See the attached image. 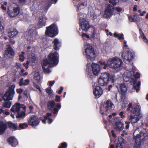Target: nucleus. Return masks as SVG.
I'll use <instances>...</instances> for the list:
<instances>
[{
	"label": "nucleus",
	"mask_w": 148,
	"mask_h": 148,
	"mask_svg": "<svg viewBox=\"0 0 148 148\" xmlns=\"http://www.w3.org/2000/svg\"><path fill=\"white\" fill-rule=\"evenodd\" d=\"M59 55L57 52L51 53L48 56V59H45L42 61V67L44 72L46 74L49 73L51 71L50 68L58 64V63Z\"/></svg>",
	"instance_id": "f257e3e1"
},
{
	"label": "nucleus",
	"mask_w": 148,
	"mask_h": 148,
	"mask_svg": "<svg viewBox=\"0 0 148 148\" xmlns=\"http://www.w3.org/2000/svg\"><path fill=\"white\" fill-rule=\"evenodd\" d=\"M126 110L127 111L130 110L131 114L128 117V119L134 126V124L136 123L142 116L140 114V106L138 104H136L133 108L132 103H130Z\"/></svg>",
	"instance_id": "f03ea898"
},
{
	"label": "nucleus",
	"mask_w": 148,
	"mask_h": 148,
	"mask_svg": "<svg viewBox=\"0 0 148 148\" xmlns=\"http://www.w3.org/2000/svg\"><path fill=\"white\" fill-rule=\"evenodd\" d=\"M135 139V148H140L141 143L148 137V133L146 129L141 127L137 128L134 132Z\"/></svg>",
	"instance_id": "7ed1b4c3"
},
{
	"label": "nucleus",
	"mask_w": 148,
	"mask_h": 148,
	"mask_svg": "<svg viewBox=\"0 0 148 148\" xmlns=\"http://www.w3.org/2000/svg\"><path fill=\"white\" fill-rule=\"evenodd\" d=\"M134 71L133 69L126 70L123 75V79L125 81H129L132 85H134L133 88L138 92L140 90V82L138 81V83L136 84V80L134 78Z\"/></svg>",
	"instance_id": "20e7f679"
},
{
	"label": "nucleus",
	"mask_w": 148,
	"mask_h": 148,
	"mask_svg": "<svg viewBox=\"0 0 148 148\" xmlns=\"http://www.w3.org/2000/svg\"><path fill=\"white\" fill-rule=\"evenodd\" d=\"M74 5L77 8V11L78 14V18L80 22V20H85L87 17L86 14L82 12L87 5V0H73Z\"/></svg>",
	"instance_id": "39448f33"
},
{
	"label": "nucleus",
	"mask_w": 148,
	"mask_h": 148,
	"mask_svg": "<svg viewBox=\"0 0 148 148\" xmlns=\"http://www.w3.org/2000/svg\"><path fill=\"white\" fill-rule=\"evenodd\" d=\"M116 80L114 75L105 72L101 75L98 79V83L101 86H105L110 83L114 84Z\"/></svg>",
	"instance_id": "423d86ee"
},
{
	"label": "nucleus",
	"mask_w": 148,
	"mask_h": 148,
	"mask_svg": "<svg viewBox=\"0 0 148 148\" xmlns=\"http://www.w3.org/2000/svg\"><path fill=\"white\" fill-rule=\"evenodd\" d=\"M15 86L12 85L10 86L8 90L6 92L3 97V99L5 101L3 103V107L9 108L11 105V102L9 100H12L15 94L14 89Z\"/></svg>",
	"instance_id": "0eeeda50"
},
{
	"label": "nucleus",
	"mask_w": 148,
	"mask_h": 148,
	"mask_svg": "<svg viewBox=\"0 0 148 148\" xmlns=\"http://www.w3.org/2000/svg\"><path fill=\"white\" fill-rule=\"evenodd\" d=\"M26 106L23 104L16 103L11 109V111L16 114V117L18 119H23L25 116Z\"/></svg>",
	"instance_id": "6e6552de"
},
{
	"label": "nucleus",
	"mask_w": 148,
	"mask_h": 148,
	"mask_svg": "<svg viewBox=\"0 0 148 148\" xmlns=\"http://www.w3.org/2000/svg\"><path fill=\"white\" fill-rule=\"evenodd\" d=\"M84 50L83 52L84 55L87 59L88 61H93L95 60L96 57V54L90 45L88 43L85 44Z\"/></svg>",
	"instance_id": "1a4fd4ad"
},
{
	"label": "nucleus",
	"mask_w": 148,
	"mask_h": 148,
	"mask_svg": "<svg viewBox=\"0 0 148 148\" xmlns=\"http://www.w3.org/2000/svg\"><path fill=\"white\" fill-rule=\"evenodd\" d=\"M118 89L119 90L121 91L122 93L120 97V99L118 100L117 99V94L116 93H115V98L116 102H122L123 104H126L127 103V99L126 97V96L125 94L127 90V88L126 86L124 83H121L119 84H118L116 86Z\"/></svg>",
	"instance_id": "9d476101"
},
{
	"label": "nucleus",
	"mask_w": 148,
	"mask_h": 148,
	"mask_svg": "<svg viewBox=\"0 0 148 148\" xmlns=\"http://www.w3.org/2000/svg\"><path fill=\"white\" fill-rule=\"evenodd\" d=\"M107 63L109 67L112 69H117L122 66L123 62L121 59L115 57L109 58L107 61Z\"/></svg>",
	"instance_id": "9b49d317"
},
{
	"label": "nucleus",
	"mask_w": 148,
	"mask_h": 148,
	"mask_svg": "<svg viewBox=\"0 0 148 148\" xmlns=\"http://www.w3.org/2000/svg\"><path fill=\"white\" fill-rule=\"evenodd\" d=\"M28 33L29 34L27 38V41L30 43L33 42L38 36L35 25H31L29 27L28 29Z\"/></svg>",
	"instance_id": "f8f14e48"
},
{
	"label": "nucleus",
	"mask_w": 148,
	"mask_h": 148,
	"mask_svg": "<svg viewBox=\"0 0 148 148\" xmlns=\"http://www.w3.org/2000/svg\"><path fill=\"white\" fill-rule=\"evenodd\" d=\"M58 27L55 23H53L46 27L45 34L49 36L53 37L58 34Z\"/></svg>",
	"instance_id": "ddd939ff"
},
{
	"label": "nucleus",
	"mask_w": 148,
	"mask_h": 148,
	"mask_svg": "<svg viewBox=\"0 0 148 148\" xmlns=\"http://www.w3.org/2000/svg\"><path fill=\"white\" fill-rule=\"evenodd\" d=\"M122 56L124 62L127 64L131 63L135 56L134 52L127 50L126 52L124 51L122 54Z\"/></svg>",
	"instance_id": "4468645a"
},
{
	"label": "nucleus",
	"mask_w": 148,
	"mask_h": 148,
	"mask_svg": "<svg viewBox=\"0 0 148 148\" xmlns=\"http://www.w3.org/2000/svg\"><path fill=\"white\" fill-rule=\"evenodd\" d=\"M114 107L113 104L110 100H107L104 102L103 106L101 108L100 113L103 114H105L104 110L105 111V113L107 112L110 111L112 107Z\"/></svg>",
	"instance_id": "2eb2a0df"
},
{
	"label": "nucleus",
	"mask_w": 148,
	"mask_h": 148,
	"mask_svg": "<svg viewBox=\"0 0 148 148\" xmlns=\"http://www.w3.org/2000/svg\"><path fill=\"white\" fill-rule=\"evenodd\" d=\"M114 7L108 4L106 7L104 11L103 17L105 18H110L113 15L114 10Z\"/></svg>",
	"instance_id": "dca6fc26"
},
{
	"label": "nucleus",
	"mask_w": 148,
	"mask_h": 148,
	"mask_svg": "<svg viewBox=\"0 0 148 148\" xmlns=\"http://www.w3.org/2000/svg\"><path fill=\"white\" fill-rule=\"evenodd\" d=\"M114 120L115 123L114 129L118 132L122 130L124 128V125L122 123V119L119 117H114Z\"/></svg>",
	"instance_id": "f3484780"
},
{
	"label": "nucleus",
	"mask_w": 148,
	"mask_h": 148,
	"mask_svg": "<svg viewBox=\"0 0 148 148\" xmlns=\"http://www.w3.org/2000/svg\"><path fill=\"white\" fill-rule=\"evenodd\" d=\"M20 8L17 6L12 8L10 7L8 8L7 13L11 17H14L18 15L20 12Z\"/></svg>",
	"instance_id": "a211bd4d"
},
{
	"label": "nucleus",
	"mask_w": 148,
	"mask_h": 148,
	"mask_svg": "<svg viewBox=\"0 0 148 148\" xmlns=\"http://www.w3.org/2000/svg\"><path fill=\"white\" fill-rule=\"evenodd\" d=\"M7 48L4 53V56L6 58H13L14 55V52L13 49L9 45L7 46Z\"/></svg>",
	"instance_id": "6ab92c4d"
},
{
	"label": "nucleus",
	"mask_w": 148,
	"mask_h": 148,
	"mask_svg": "<svg viewBox=\"0 0 148 148\" xmlns=\"http://www.w3.org/2000/svg\"><path fill=\"white\" fill-rule=\"evenodd\" d=\"M28 123L29 125L32 126H36L39 124V121L38 117L35 115L31 116L28 119Z\"/></svg>",
	"instance_id": "aec40b11"
},
{
	"label": "nucleus",
	"mask_w": 148,
	"mask_h": 148,
	"mask_svg": "<svg viewBox=\"0 0 148 148\" xmlns=\"http://www.w3.org/2000/svg\"><path fill=\"white\" fill-rule=\"evenodd\" d=\"M46 17L42 15L40 16L37 18V26L39 28H41L45 25L47 21Z\"/></svg>",
	"instance_id": "412c9836"
},
{
	"label": "nucleus",
	"mask_w": 148,
	"mask_h": 148,
	"mask_svg": "<svg viewBox=\"0 0 148 148\" xmlns=\"http://www.w3.org/2000/svg\"><path fill=\"white\" fill-rule=\"evenodd\" d=\"M79 25L82 30L87 31L90 28V25L88 21L85 20H80Z\"/></svg>",
	"instance_id": "4be33fe9"
},
{
	"label": "nucleus",
	"mask_w": 148,
	"mask_h": 148,
	"mask_svg": "<svg viewBox=\"0 0 148 148\" xmlns=\"http://www.w3.org/2000/svg\"><path fill=\"white\" fill-rule=\"evenodd\" d=\"M92 71L93 74L95 75H97L100 72V68L99 65L93 62L91 64Z\"/></svg>",
	"instance_id": "5701e85b"
},
{
	"label": "nucleus",
	"mask_w": 148,
	"mask_h": 148,
	"mask_svg": "<svg viewBox=\"0 0 148 148\" xmlns=\"http://www.w3.org/2000/svg\"><path fill=\"white\" fill-rule=\"evenodd\" d=\"M93 93L96 97H99L103 93L102 89L98 86H97L95 88H93Z\"/></svg>",
	"instance_id": "b1692460"
},
{
	"label": "nucleus",
	"mask_w": 148,
	"mask_h": 148,
	"mask_svg": "<svg viewBox=\"0 0 148 148\" xmlns=\"http://www.w3.org/2000/svg\"><path fill=\"white\" fill-rule=\"evenodd\" d=\"M53 42V44L54 49L56 50H58L61 45V41L58 39L55 38Z\"/></svg>",
	"instance_id": "393cba45"
},
{
	"label": "nucleus",
	"mask_w": 148,
	"mask_h": 148,
	"mask_svg": "<svg viewBox=\"0 0 148 148\" xmlns=\"http://www.w3.org/2000/svg\"><path fill=\"white\" fill-rule=\"evenodd\" d=\"M8 141L10 144L13 147H15L18 144L16 139L13 136L9 138L8 139Z\"/></svg>",
	"instance_id": "a878e982"
},
{
	"label": "nucleus",
	"mask_w": 148,
	"mask_h": 148,
	"mask_svg": "<svg viewBox=\"0 0 148 148\" xmlns=\"http://www.w3.org/2000/svg\"><path fill=\"white\" fill-rule=\"evenodd\" d=\"M7 128V126L5 123L0 122V135L3 134Z\"/></svg>",
	"instance_id": "bb28decb"
},
{
	"label": "nucleus",
	"mask_w": 148,
	"mask_h": 148,
	"mask_svg": "<svg viewBox=\"0 0 148 148\" xmlns=\"http://www.w3.org/2000/svg\"><path fill=\"white\" fill-rule=\"evenodd\" d=\"M31 56L29 57V61H27L26 63H24L23 64L24 66L26 68V69H27L28 68V65L30 63V61H32V62H34L35 61V59L36 58V57L35 56L34 54H32Z\"/></svg>",
	"instance_id": "cd10ccee"
},
{
	"label": "nucleus",
	"mask_w": 148,
	"mask_h": 148,
	"mask_svg": "<svg viewBox=\"0 0 148 148\" xmlns=\"http://www.w3.org/2000/svg\"><path fill=\"white\" fill-rule=\"evenodd\" d=\"M8 36L12 38L16 36L18 33V32L15 29H11L10 31H8Z\"/></svg>",
	"instance_id": "c85d7f7f"
},
{
	"label": "nucleus",
	"mask_w": 148,
	"mask_h": 148,
	"mask_svg": "<svg viewBox=\"0 0 148 148\" xmlns=\"http://www.w3.org/2000/svg\"><path fill=\"white\" fill-rule=\"evenodd\" d=\"M51 115V114L50 113H47V115L44 117V119L42 120V122L43 123H45V122L46 120H48L49 121V124H50L53 122V120L49 118V116H50Z\"/></svg>",
	"instance_id": "c756f323"
},
{
	"label": "nucleus",
	"mask_w": 148,
	"mask_h": 148,
	"mask_svg": "<svg viewBox=\"0 0 148 148\" xmlns=\"http://www.w3.org/2000/svg\"><path fill=\"white\" fill-rule=\"evenodd\" d=\"M139 30L140 37L142 39L144 42L146 43H148V40L142 30L140 29H139Z\"/></svg>",
	"instance_id": "7c9ffc66"
},
{
	"label": "nucleus",
	"mask_w": 148,
	"mask_h": 148,
	"mask_svg": "<svg viewBox=\"0 0 148 148\" xmlns=\"http://www.w3.org/2000/svg\"><path fill=\"white\" fill-rule=\"evenodd\" d=\"M114 37L117 38L119 40H123L124 39V35L122 33L119 34L116 32H115L114 34Z\"/></svg>",
	"instance_id": "2f4dec72"
},
{
	"label": "nucleus",
	"mask_w": 148,
	"mask_h": 148,
	"mask_svg": "<svg viewBox=\"0 0 148 148\" xmlns=\"http://www.w3.org/2000/svg\"><path fill=\"white\" fill-rule=\"evenodd\" d=\"M55 104L54 101L53 100L49 101L47 103L48 107L49 109H52Z\"/></svg>",
	"instance_id": "473e14b6"
},
{
	"label": "nucleus",
	"mask_w": 148,
	"mask_h": 148,
	"mask_svg": "<svg viewBox=\"0 0 148 148\" xmlns=\"http://www.w3.org/2000/svg\"><path fill=\"white\" fill-rule=\"evenodd\" d=\"M46 92L48 94L49 97H53V91L51 89V87H48L45 90Z\"/></svg>",
	"instance_id": "72a5a7b5"
},
{
	"label": "nucleus",
	"mask_w": 148,
	"mask_h": 148,
	"mask_svg": "<svg viewBox=\"0 0 148 148\" xmlns=\"http://www.w3.org/2000/svg\"><path fill=\"white\" fill-rule=\"evenodd\" d=\"M120 139H121V141H119V138L118 139V142L116 145V148H123V138L121 137Z\"/></svg>",
	"instance_id": "f704fd0d"
},
{
	"label": "nucleus",
	"mask_w": 148,
	"mask_h": 148,
	"mask_svg": "<svg viewBox=\"0 0 148 148\" xmlns=\"http://www.w3.org/2000/svg\"><path fill=\"white\" fill-rule=\"evenodd\" d=\"M8 125L9 127L11 129L16 130V129L17 126L15 124L11 122H9L8 123Z\"/></svg>",
	"instance_id": "c9c22d12"
},
{
	"label": "nucleus",
	"mask_w": 148,
	"mask_h": 148,
	"mask_svg": "<svg viewBox=\"0 0 148 148\" xmlns=\"http://www.w3.org/2000/svg\"><path fill=\"white\" fill-rule=\"evenodd\" d=\"M90 17L92 20H95L97 18V16L93 10L90 11Z\"/></svg>",
	"instance_id": "e433bc0d"
},
{
	"label": "nucleus",
	"mask_w": 148,
	"mask_h": 148,
	"mask_svg": "<svg viewBox=\"0 0 148 148\" xmlns=\"http://www.w3.org/2000/svg\"><path fill=\"white\" fill-rule=\"evenodd\" d=\"M99 63L101 65V67L103 66V67L104 69H106L107 67L108 66V63H107L106 64L104 62L99 61Z\"/></svg>",
	"instance_id": "4c0bfd02"
},
{
	"label": "nucleus",
	"mask_w": 148,
	"mask_h": 148,
	"mask_svg": "<svg viewBox=\"0 0 148 148\" xmlns=\"http://www.w3.org/2000/svg\"><path fill=\"white\" fill-rule=\"evenodd\" d=\"M25 53L22 52L21 54L19 55V60L23 62L24 61L25 57H24Z\"/></svg>",
	"instance_id": "58836bf2"
},
{
	"label": "nucleus",
	"mask_w": 148,
	"mask_h": 148,
	"mask_svg": "<svg viewBox=\"0 0 148 148\" xmlns=\"http://www.w3.org/2000/svg\"><path fill=\"white\" fill-rule=\"evenodd\" d=\"M34 78L35 80L39 81L40 79V76L39 73L37 72L35 73Z\"/></svg>",
	"instance_id": "ea45409f"
},
{
	"label": "nucleus",
	"mask_w": 148,
	"mask_h": 148,
	"mask_svg": "<svg viewBox=\"0 0 148 148\" xmlns=\"http://www.w3.org/2000/svg\"><path fill=\"white\" fill-rule=\"evenodd\" d=\"M134 19L135 22H139L140 21V18L139 15L137 14H135L134 15Z\"/></svg>",
	"instance_id": "a19ab883"
},
{
	"label": "nucleus",
	"mask_w": 148,
	"mask_h": 148,
	"mask_svg": "<svg viewBox=\"0 0 148 148\" xmlns=\"http://www.w3.org/2000/svg\"><path fill=\"white\" fill-rule=\"evenodd\" d=\"M28 126V125L25 123L20 124L19 125V127L21 129H24L27 127Z\"/></svg>",
	"instance_id": "79ce46f5"
},
{
	"label": "nucleus",
	"mask_w": 148,
	"mask_h": 148,
	"mask_svg": "<svg viewBox=\"0 0 148 148\" xmlns=\"http://www.w3.org/2000/svg\"><path fill=\"white\" fill-rule=\"evenodd\" d=\"M119 0H110L109 2L111 3L113 5H115L119 1Z\"/></svg>",
	"instance_id": "37998d69"
},
{
	"label": "nucleus",
	"mask_w": 148,
	"mask_h": 148,
	"mask_svg": "<svg viewBox=\"0 0 148 148\" xmlns=\"http://www.w3.org/2000/svg\"><path fill=\"white\" fill-rule=\"evenodd\" d=\"M123 49L126 50V51L128 50V45L127 44V42L126 41H124L123 42Z\"/></svg>",
	"instance_id": "c03bdc74"
},
{
	"label": "nucleus",
	"mask_w": 148,
	"mask_h": 148,
	"mask_svg": "<svg viewBox=\"0 0 148 148\" xmlns=\"http://www.w3.org/2000/svg\"><path fill=\"white\" fill-rule=\"evenodd\" d=\"M29 80L28 79H26L23 80V85H27L29 84Z\"/></svg>",
	"instance_id": "a18cd8bd"
},
{
	"label": "nucleus",
	"mask_w": 148,
	"mask_h": 148,
	"mask_svg": "<svg viewBox=\"0 0 148 148\" xmlns=\"http://www.w3.org/2000/svg\"><path fill=\"white\" fill-rule=\"evenodd\" d=\"M67 147V144L66 143L64 142L61 144L59 148H66Z\"/></svg>",
	"instance_id": "49530a36"
},
{
	"label": "nucleus",
	"mask_w": 148,
	"mask_h": 148,
	"mask_svg": "<svg viewBox=\"0 0 148 148\" xmlns=\"http://www.w3.org/2000/svg\"><path fill=\"white\" fill-rule=\"evenodd\" d=\"M27 52L28 54H30L31 53L30 51L32 52L33 49V48L30 47H27Z\"/></svg>",
	"instance_id": "de8ad7c7"
},
{
	"label": "nucleus",
	"mask_w": 148,
	"mask_h": 148,
	"mask_svg": "<svg viewBox=\"0 0 148 148\" xmlns=\"http://www.w3.org/2000/svg\"><path fill=\"white\" fill-rule=\"evenodd\" d=\"M82 36L83 39H84L85 38H90L89 36L86 34L83 33L82 34Z\"/></svg>",
	"instance_id": "09e8293b"
},
{
	"label": "nucleus",
	"mask_w": 148,
	"mask_h": 148,
	"mask_svg": "<svg viewBox=\"0 0 148 148\" xmlns=\"http://www.w3.org/2000/svg\"><path fill=\"white\" fill-rule=\"evenodd\" d=\"M140 77V74L138 73L137 72L136 74H134V78L136 80V79L139 78Z\"/></svg>",
	"instance_id": "8fccbe9b"
},
{
	"label": "nucleus",
	"mask_w": 148,
	"mask_h": 148,
	"mask_svg": "<svg viewBox=\"0 0 148 148\" xmlns=\"http://www.w3.org/2000/svg\"><path fill=\"white\" fill-rule=\"evenodd\" d=\"M23 78H21L19 82V84L20 86H21L23 85Z\"/></svg>",
	"instance_id": "3c124183"
},
{
	"label": "nucleus",
	"mask_w": 148,
	"mask_h": 148,
	"mask_svg": "<svg viewBox=\"0 0 148 148\" xmlns=\"http://www.w3.org/2000/svg\"><path fill=\"white\" fill-rule=\"evenodd\" d=\"M114 10L118 12H120L121 11L122 9L120 7L114 8Z\"/></svg>",
	"instance_id": "603ef678"
},
{
	"label": "nucleus",
	"mask_w": 148,
	"mask_h": 148,
	"mask_svg": "<svg viewBox=\"0 0 148 148\" xmlns=\"http://www.w3.org/2000/svg\"><path fill=\"white\" fill-rule=\"evenodd\" d=\"M128 18H129V21L131 22H135L134 19V17H133L132 16H129L128 17Z\"/></svg>",
	"instance_id": "864d4df0"
},
{
	"label": "nucleus",
	"mask_w": 148,
	"mask_h": 148,
	"mask_svg": "<svg viewBox=\"0 0 148 148\" xmlns=\"http://www.w3.org/2000/svg\"><path fill=\"white\" fill-rule=\"evenodd\" d=\"M125 123L126 124L125 128L126 129H127L129 128V125L130 124V122L126 121Z\"/></svg>",
	"instance_id": "5fc2aeb1"
},
{
	"label": "nucleus",
	"mask_w": 148,
	"mask_h": 148,
	"mask_svg": "<svg viewBox=\"0 0 148 148\" xmlns=\"http://www.w3.org/2000/svg\"><path fill=\"white\" fill-rule=\"evenodd\" d=\"M55 82L54 80L53 81H50L48 82L49 83V85L50 86H51L55 83Z\"/></svg>",
	"instance_id": "6e6d98bb"
},
{
	"label": "nucleus",
	"mask_w": 148,
	"mask_h": 148,
	"mask_svg": "<svg viewBox=\"0 0 148 148\" xmlns=\"http://www.w3.org/2000/svg\"><path fill=\"white\" fill-rule=\"evenodd\" d=\"M117 80V79L116 80V81L114 83V84H113V83H109L108 84H110L108 86V90L109 91H110V88L112 87V85L113 84H114L116 82Z\"/></svg>",
	"instance_id": "4d7b16f0"
},
{
	"label": "nucleus",
	"mask_w": 148,
	"mask_h": 148,
	"mask_svg": "<svg viewBox=\"0 0 148 148\" xmlns=\"http://www.w3.org/2000/svg\"><path fill=\"white\" fill-rule=\"evenodd\" d=\"M58 112V110L56 108H53V113L54 114H57Z\"/></svg>",
	"instance_id": "13d9d810"
},
{
	"label": "nucleus",
	"mask_w": 148,
	"mask_h": 148,
	"mask_svg": "<svg viewBox=\"0 0 148 148\" xmlns=\"http://www.w3.org/2000/svg\"><path fill=\"white\" fill-rule=\"evenodd\" d=\"M4 29L3 26L2 25V23L0 22V31H2Z\"/></svg>",
	"instance_id": "bf43d9fd"
},
{
	"label": "nucleus",
	"mask_w": 148,
	"mask_h": 148,
	"mask_svg": "<svg viewBox=\"0 0 148 148\" xmlns=\"http://www.w3.org/2000/svg\"><path fill=\"white\" fill-rule=\"evenodd\" d=\"M16 91L17 93L20 94L21 93L23 92V90L21 88L17 89Z\"/></svg>",
	"instance_id": "052dcab7"
},
{
	"label": "nucleus",
	"mask_w": 148,
	"mask_h": 148,
	"mask_svg": "<svg viewBox=\"0 0 148 148\" xmlns=\"http://www.w3.org/2000/svg\"><path fill=\"white\" fill-rule=\"evenodd\" d=\"M1 8L3 10L6 11V10L7 8L5 6V5L2 4L1 5Z\"/></svg>",
	"instance_id": "680f3d73"
},
{
	"label": "nucleus",
	"mask_w": 148,
	"mask_h": 148,
	"mask_svg": "<svg viewBox=\"0 0 148 148\" xmlns=\"http://www.w3.org/2000/svg\"><path fill=\"white\" fill-rule=\"evenodd\" d=\"M56 99L55 101L58 102H59L60 101V97L58 95H56Z\"/></svg>",
	"instance_id": "e2e57ef3"
},
{
	"label": "nucleus",
	"mask_w": 148,
	"mask_h": 148,
	"mask_svg": "<svg viewBox=\"0 0 148 148\" xmlns=\"http://www.w3.org/2000/svg\"><path fill=\"white\" fill-rule=\"evenodd\" d=\"M124 113V112L123 111H121L119 113V115L121 116V118H123L124 117V116L123 115Z\"/></svg>",
	"instance_id": "0e129e2a"
},
{
	"label": "nucleus",
	"mask_w": 148,
	"mask_h": 148,
	"mask_svg": "<svg viewBox=\"0 0 148 148\" xmlns=\"http://www.w3.org/2000/svg\"><path fill=\"white\" fill-rule=\"evenodd\" d=\"M63 89V87H61L60 89L58 91V93L59 94H61L62 92Z\"/></svg>",
	"instance_id": "69168bd1"
},
{
	"label": "nucleus",
	"mask_w": 148,
	"mask_h": 148,
	"mask_svg": "<svg viewBox=\"0 0 148 148\" xmlns=\"http://www.w3.org/2000/svg\"><path fill=\"white\" fill-rule=\"evenodd\" d=\"M5 111L3 110L1 107L0 106V114H1L2 113H4Z\"/></svg>",
	"instance_id": "338daca9"
},
{
	"label": "nucleus",
	"mask_w": 148,
	"mask_h": 148,
	"mask_svg": "<svg viewBox=\"0 0 148 148\" xmlns=\"http://www.w3.org/2000/svg\"><path fill=\"white\" fill-rule=\"evenodd\" d=\"M146 13V12L145 11H143L142 13H141L140 14V16H144L145 14Z\"/></svg>",
	"instance_id": "774afa93"
}]
</instances>
